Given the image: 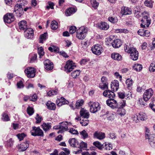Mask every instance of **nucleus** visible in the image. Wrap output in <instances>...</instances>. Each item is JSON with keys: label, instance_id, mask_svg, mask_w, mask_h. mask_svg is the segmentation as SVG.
<instances>
[{"label": "nucleus", "instance_id": "26", "mask_svg": "<svg viewBox=\"0 0 155 155\" xmlns=\"http://www.w3.org/2000/svg\"><path fill=\"white\" fill-rule=\"evenodd\" d=\"M41 126L43 129L45 131L49 130L51 127V123H44Z\"/></svg>", "mask_w": 155, "mask_h": 155}, {"label": "nucleus", "instance_id": "10", "mask_svg": "<svg viewBox=\"0 0 155 155\" xmlns=\"http://www.w3.org/2000/svg\"><path fill=\"white\" fill-rule=\"evenodd\" d=\"M142 23L141 26L143 28H147L149 27L150 23L151 20L149 15L144 16L141 20Z\"/></svg>", "mask_w": 155, "mask_h": 155}, {"label": "nucleus", "instance_id": "39", "mask_svg": "<svg viewBox=\"0 0 155 155\" xmlns=\"http://www.w3.org/2000/svg\"><path fill=\"white\" fill-rule=\"evenodd\" d=\"M133 68L134 70L137 71H140L142 70V67L141 64H134L133 67Z\"/></svg>", "mask_w": 155, "mask_h": 155}, {"label": "nucleus", "instance_id": "16", "mask_svg": "<svg viewBox=\"0 0 155 155\" xmlns=\"http://www.w3.org/2000/svg\"><path fill=\"white\" fill-rule=\"evenodd\" d=\"M146 138L148 139L151 146L155 147V134L150 135L146 133Z\"/></svg>", "mask_w": 155, "mask_h": 155}, {"label": "nucleus", "instance_id": "51", "mask_svg": "<svg viewBox=\"0 0 155 155\" xmlns=\"http://www.w3.org/2000/svg\"><path fill=\"white\" fill-rule=\"evenodd\" d=\"M144 4L146 6L150 8L153 6L152 2L150 0H146L144 2Z\"/></svg>", "mask_w": 155, "mask_h": 155}, {"label": "nucleus", "instance_id": "31", "mask_svg": "<svg viewBox=\"0 0 155 155\" xmlns=\"http://www.w3.org/2000/svg\"><path fill=\"white\" fill-rule=\"evenodd\" d=\"M111 58L115 60H120L122 59V56L119 54L114 53L111 54Z\"/></svg>", "mask_w": 155, "mask_h": 155}, {"label": "nucleus", "instance_id": "57", "mask_svg": "<svg viewBox=\"0 0 155 155\" xmlns=\"http://www.w3.org/2000/svg\"><path fill=\"white\" fill-rule=\"evenodd\" d=\"M132 119L136 123H138L140 120L138 114L134 115L132 117Z\"/></svg>", "mask_w": 155, "mask_h": 155}, {"label": "nucleus", "instance_id": "20", "mask_svg": "<svg viewBox=\"0 0 155 155\" xmlns=\"http://www.w3.org/2000/svg\"><path fill=\"white\" fill-rule=\"evenodd\" d=\"M93 137L94 138L101 140L105 137V134L100 131H97L95 132L93 134Z\"/></svg>", "mask_w": 155, "mask_h": 155}, {"label": "nucleus", "instance_id": "62", "mask_svg": "<svg viewBox=\"0 0 155 155\" xmlns=\"http://www.w3.org/2000/svg\"><path fill=\"white\" fill-rule=\"evenodd\" d=\"M119 97L120 98H124L125 96V93L124 92H120L118 94Z\"/></svg>", "mask_w": 155, "mask_h": 155}, {"label": "nucleus", "instance_id": "49", "mask_svg": "<svg viewBox=\"0 0 155 155\" xmlns=\"http://www.w3.org/2000/svg\"><path fill=\"white\" fill-rule=\"evenodd\" d=\"M119 107H118L123 108L124 107H125L126 105V102L125 100H123L120 101L119 103Z\"/></svg>", "mask_w": 155, "mask_h": 155}, {"label": "nucleus", "instance_id": "13", "mask_svg": "<svg viewBox=\"0 0 155 155\" xmlns=\"http://www.w3.org/2000/svg\"><path fill=\"white\" fill-rule=\"evenodd\" d=\"M15 17L12 13H8L4 16V21L7 23H10L14 21Z\"/></svg>", "mask_w": 155, "mask_h": 155}, {"label": "nucleus", "instance_id": "25", "mask_svg": "<svg viewBox=\"0 0 155 155\" xmlns=\"http://www.w3.org/2000/svg\"><path fill=\"white\" fill-rule=\"evenodd\" d=\"M46 105L47 108L50 110H54L56 109V106L55 104L50 101H48L46 104Z\"/></svg>", "mask_w": 155, "mask_h": 155}, {"label": "nucleus", "instance_id": "21", "mask_svg": "<svg viewBox=\"0 0 155 155\" xmlns=\"http://www.w3.org/2000/svg\"><path fill=\"white\" fill-rule=\"evenodd\" d=\"M103 95L104 96L108 97L109 99L114 98L115 97L114 93L109 90L104 91L103 93Z\"/></svg>", "mask_w": 155, "mask_h": 155}, {"label": "nucleus", "instance_id": "14", "mask_svg": "<svg viewBox=\"0 0 155 155\" xmlns=\"http://www.w3.org/2000/svg\"><path fill=\"white\" fill-rule=\"evenodd\" d=\"M108 85L107 78L105 77H102L101 79V83L99 84V87L102 90H104L108 88Z\"/></svg>", "mask_w": 155, "mask_h": 155}, {"label": "nucleus", "instance_id": "34", "mask_svg": "<svg viewBox=\"0 0 155 155\" xmlns=\"http://www.w3.org/2000/svg\"><path fill=\"white\" fill-rule=\"evenodd\" d=\"M79 121H80V123L82 126H87L89 123V120L88 119L84 118Z\"/></svg>", "mask_w": 155, "mask_h": 155}, {"label": "nucleus", "instance_id": "30", "mask_svg": "<svg viewBox=\"0 0 155 155\" xmlns=\"http://www.w3.org/2000/svg\"><path fill=\"white\" fill-rule=\"evenodd\" d=\"M98 28L101 29L106 30L108 29L109 28V25L105 22H101L98 25Z\"/></svg>", "mask_w": 155, "mask_h": 155}, {"label": "nucleus", "instance_id": "60", "mask_svg": "<svg viewBox=\"0 0 155 155\" xmlns=\"http://www.w3.org/2000/svg\"><path fill=\"white\" fill-rule=\"evenodd\" d=\"M56 94V91L54 90H51L49 91L47 93V94L49 96H51Z\"/></svg>", "mask_w": 155, "mask_h": 155}, {"label": "nucleus", "instance_id": "56", "mask_svg": "<svg viewBox=\"0 0 155 155\" xmlns=\"http://www.w3.org/2000/svg\"><path fill=\"white\" fill-rule=\"evenodd\" d=\"M79 148H86L87 147V143L84 142L83 141H81L79 145Z\"/></svg>", "mask_w": 155, "mask_h": 155}, {"label": "nucleus", "instance_id": "54", "mask_svg": "<svg viewBox=\"0 0 155 155\" xmlns=\"http://www.w3.org/2000/svg\"><path fill=\"white\" fill-rule=\"evenodd\" d=\"M38 53L40 56L44 55V52L42 47H40L38 48Z\"/></svg>", "mask_w": 155, "mask_h": 155}, {"label": "nucleus", "instance_id": "5", "mask_svg": "<svg viewBox=\"0 0 155 155\" xmlns=\"http://www.w3.org/2000/svg\"><path fill=\"white\" fill-rule=\"evenodd\" d=\"M88 105L90 107V111L92 113H95L100 110V105L97 102H93L90 101L89 102Z\"/></svg>", "mask_w": 155, "mask_h": 155}, {"label": "nucleus", "instance_id": "8", "mask_svg": "<svg viewBox=\"0 0 155 155\" xmlns=\"http://www.w3.org/2000/svg\"><path fill=\"white\" fill-rule=\"evenodd\" d=\"M76 67L75 63L72 61L68 60L66 62L64 67V70L66 72L69 73Z\"/></svg>", "mask_w": 155, "mask_h": 155}, {"label": "nucleus", "instance_id": "32", "mask_svg": "<svg viewBox=\"0 0 155 155\" xmlns=\"http://www.w3.org/2000/svg\"><path fill=\"white\" fill-rule=\"evenodd\" d=\"M28 147V144L27 142H24L22 143L19 146V147L20 150L24 151Z\"/></svg>", "mask_w": 155, "mask_h": 155}, {"label": "nucleus", "instance_id": "50", "mask_svg": "<svg viewBox=\"0 0 155 155\" xmlns=\"http://www.w3.org/2000/svg\"><path fill=\"white\" fill-rule=\"evenodd\" d=\"M76 29V27L75 26H71L69 28V33L71 34H73L77 31Z\"/></svg>", "mask_w": 155, "mask_h": 155}, {"label": "nucleus", "instance_id": "48", "mask_svg": "<svg viewBox=\"0 0 155 155\" xmlns=\"http://www.w3.org/2000/svg\"><path fill=\"white\" fill-rule=\"evenodd\" d=\"M133 81L131 79L128 78L126 81V84L128 87H131L133 85Z\"/></svg>", "mask_w": 155, "mask_h": 155}, {"label": "nucleus", "instance_id": "22", "mask_svg": "<svg viewBox=\"0 0 155 155\" xmlns=\"http://www.w3.org/2000/svg\"><path fill=\"white\" fill-rule=\"evenodd\" d=\"M68 142L70 145L74 147H78L79 145L78 141L74 138H72L69 140Z\"/></svg>", "mask_w": 155, "mask_h": 155}, {"label": "nucleus", "instance_id": "18", "mask_svg": "<svg viewBox=\"0 0 155 155\" xmlns=\"http://www.w3.org/2000/svg\"><path fill=\"white\" fill-rule=\"evenodd\" d=\"M45 68L47 70H50L52 69L54 67V64L48 59H46L44 62Z\"/></svg>", "mask_w": 155, "mask_h": 155}, {"label": "nucleus", "instance_id": "53", "mask_svg": "<svg viewBox=\"0 0 155 155\" xmlns=\"http://www.w3.org/2000/svg\"><path fill=\"white\" fill-rule=\"evenodd\" d=\"M27 113L29 115H32L34 113V110L33 108L31 107H28L27 109Z\"/></svg>", "mask_w": 155, "mask_h": 155}, {"label": "nucleus", "instance_id": "6", "mask_svg": "<svg viewBox=\"0 0 155 155\" xmlns=\"http://www.w3.org/2000/svg\"><path fill=\"white\" fill-rule=\"evenodd\" d=\"M32 130L31 131L32 135L34 136L43 137L44 136L43 131L39 127H36L34 126L32 127Z\"/></svg>", "mask_w": 155, "mask_h": 155}, {"label": "nucleus", "instance_id": "55", "mask_svg": "<svg viewBox=\"0 0 155 155\" xmlns=\"http://www.w3.org/2000/svg\"><path fill=\"white\" fill-rule=\"evenodd\" d=\"M26 136V135L24 133L19 134L17 135V137L19 140L20 141L23 140Z\"/></svg>", "mask_w": 155, "mask_h": 155}, {"label": "nucleus", "instance_id": "36", "mask_svg": "<svg viewBox=\"0 0 155 155\" xmlns=\"http://www.w3.org/2000/svg\"><path fill=\"white\" fill-rule=\"evenodd\" d=\"M80 74L79 70H77L72 72L71 74V76L73 78H75L79 76Z\"/></svg>", "mask_w": 155, "mask_h": 155}, {"label": "nucleus", "instance_id": "1", "mask_svg": "<svg viewBox=\"0 0 155 155\" xmlns=\"http://www.w3.org/2000/svg\"><path fill=\"white\" fill-rule=\"evenodd\" d=\"M124 49L126 52L130 54V58L133 60H136L138 57V52L134 48L130 47L127 45L124 46Z\"/></svg>", "mask_w": 155, "mask_h": 155}, {"label": "nucleus", "instance_id": "61", "mask_svg": "<svg viewBox=\"0 0 155 155\" xmlns=\"http://www.w3.org/2000/svg\"><path fill=\"white\" fill-rule=\"evenodd\" d=\"M105 149L106 150H110L112 149V145L110 143L105 144Z\"/></svg>", "mask_w": 155, "mask_h": 155}, {"label": "nucleus", "instance_id": "24", "mask_svg": "<svg viewBox=\"0 0 155 155\" xmlns=\"http://www.w3.org/2000/svg\"><path fill=\"white\" fill-rule=\"evenodd\" d=\"M68 103V101L63 97H61L60 98L56 100L57 105L59 107L61 106L62 105L67 104Z\"/></svg>", "mask_w": 155, "mask_h": 155}, {"label": "nucleus", "instance_id": "59", "mask_svg": "<svg viewBox=\"0 0 155 155\" xmlns=\"http://www.w3.org/2000/svg\"><path fill=\"white\" fill-rule=\"evenodd\" d=\"M37 55L36 54H34L33 56L31 57L30 59V63H33L34 62L37 60Z\"/></svg>", "mask_w": 155, "mask_h": 155}, {"label": "nucleus", "instance_id": "33", "mask_svg": "<svg viewBox=\"0 0 155 155\" xmlns=\"http://www.w3.org/2000/svg\"><path fill=\"white\" fill-rule=\"evenodd\" d=\"M51 27L53 30L57 29L58 28V25L57 21L55 20L52 21L51 23Z\"/></svg>", "mask_w": 155, "mask_h": 155}, {"label": "nucleus", "instance_id": "17", "mask_svg": "<svg viewBox=\"0 0 155 155\" xmlns=\"http://www.w3.org/2000/svg\"><path fill=\"white\" fill-rule=\"evenodd\" d=\"M34 35V31L31 28H27L25 31V36L28 39L32 38Z\"/></svg>", "mask_w": 155, "mask_h": 155}, {"label": "nucleus", "instance_id": "27", "mask_svg": "<svg viewBox=\"0 0 155 155\" xmlns=\"http://www.w3.org/2000/svg\"><path fill=\"white\" fill-rule=\"evenodd\" d=\"M77 9L74 8H70L67 9L65 12V14L67 16H70L71 14L74 13Z\"/></svg>", "mask_w": 155, "mask_h": 155}, {"label": "nucleus", "instance_id": "38", "mask_svg": "<svg viewBox=\"0 0 155 155\" xmlns=\"http://www.w3.org/2000/svg\"><path fill=\"white\" fill-rule=\"evenodd\" d=\"M84 101L83 99L78 100L77 101L75 104V106L76 108L82 106L83 104Z\"/></svg>", "mask_w": 155, "mask_h": 155}, {"label": "nucleus", "instance_id": "2", "mask_svg": "<svg viewBox=\"0 0 155 155\" xmlns=\"http://www.w3.org/2000/svg\"><path fill=\"white\" fill-rule=\"evenodd\" d=\"M22 2L20 4H16L14 8V12L16 15L19 17H21L24 14L23 8L25 7V5H26L27 3V1L25 0H22Z\"/></svg>", "mask_w": 155, "mask_h": 155}, {"label": "nucleus", "instance_id": "29", "mask_svg": "<svg viewBox=\"0 0 155 155\" xmlns=\"http://www.w3.org/2000/svg\"><path fill=\"white\" fill-rule=\"evenodd\" d=\"M112 45L113 47L117 48L120 47L122 45L121 41L118 39L114 40L112 43Z\"/></svg>", "mask_w": 155, "mask_h": 155}, {"label": "nucleus", "instance_id": "23", "mask_svg": "<svg viewBox=\"0 0 155 155\" xmlns=\"http://www.w3.org/2000/svg\"><path fill=\"white\" fill-rule=\"evenodd\" d=\"M111 87L114 91H117L119 87V83L117 80H114L111 84Z\"/></svg>", "mask_w": 155, "mask_h": 155}, {"label": "nucleus", "instance_id": "46", "mask_svg": "<svg viewBox=\"0 0 155 155\" xmlns=\"http://www.w3.org/2000/svg\"><path fill=\"white\" fill-rule=\"evenodd\" d=\"M93 144L99 149H101L103 148V145L98 141L94 142Z\"/></svg>", "mask_w": 155, "mask_h": 155}, {"label": "nucleus", "instance_id": "4", "mask_svg": "<svg viewBox=\"0 0 155 155\" xmlns=\"http://www.w3.org/2000/svg\"><path fill=\"white\" fill-rule=\"evenodd\" d=\"M80 116L78 115L75 118L77 121L81 120V117L88 119L90 116V113L88 110L84 108H81L79 112Z\"/></svg>", "mask_w": 155, "mask_h": 155}, {"label": "nucleus", "instance_id": "47", "mask_svg": "<svg viewBox=\"0 0 155 155\" xmlns=\"http://www.w3.org/2000/svg\"><path fill=\"white\" fill-rule=\"evenodd\" d=\"M2 119L4 121H7L10 120V118L8 114L5 112H4L2 114Z\"/></svg>", "mask_w": 155, "mask_h": 155}, {"label": "nucleus", "instance_id": "35", "mask_svg": "<svg viewBox=\"0 0 155 155\" xmlns=\"http://www.w3.org/2000/svg\"><path fill=\"white\" fill-rule=\"evenodd\" d=\"M139 119L141 120H144L147 119V116L146 114L143 113L141 112L139 113L138 114Z\"/></svg>", "mask_w": 155, "mask_h": 155}, {"label": "nucleus", "instance_id": "15", "mask_svg": "<svg viewBox=\"0 0 155 155\" xmlns=\"http://www.w3.org/2000/svg\"><path fill=\"white\" fill-rule=\"evenodd\" d=\"M153 94V91L152 89H149L145 91L143 94V98L146 101L150 98Z\"/></svg>", "mask_w": 155, "mask_h": 155}, {"label": "nucleus", "instance_id": "12", "mask_svg": "<svg viewBox=\"0 0 155 155\" xmlns=\"http://www.w3.org/2000/svg\"><path fill=\"white\" fill-rule=\"evenodd\" d=\"M113 98L107 99L106 101V104L108 106L113 109L117 108L119 107L117 101Z\"/></svg>", "mask_w": 155, "mask_h": 155}, {"label": "nucleus", "instance_id": "3", "mask_svg": "<svg viewBox=\"0 0 155 155\" xmlns=\"http://www.w3.org/2000/svg\"><path fill=\"white\" fill-rule=\"evenodd\" d=\"M87 29L86 27L82 26L78 28L76 33L77 38L80 40H83L86 37L87 32Z\"/></svg>", "mask_w": 155, "mask_h": 155}, {"label": "nucleus", "instance_id": "11", "mask_svg": "<svg viewBox=\"0 0 155 155\" xmlns=\"http://www.w3.org/2000/svg\"><path fill=\"white\" fill-rule=\"evenodd\" d=\"M35 69L32 67H28L25 70V72L27 76L31 78H33L35 76Z\"/></svg>", "mask_w": 155, "mask_h": 155}, {"label": "nucleus", "instance_id": "40", "mask_svg": "<svg viewBox=\"0 0 155 155\" xmlns=\"http://www.w3.org/2000/svg\"><path fill=\"white\" fill-rule=\"evenodd\" d=\"M68 131L71 134L73 135H78L79 134L78 130L73 128H70Z\"/></svg>", "mask_w": 155, "mask_h": 155}, {"label": "nucleus", "instance_id": "7", "mask_svg": "<svg viewBox=\"0 0 155 155\" xmlns=\"http://www.w3.org/2000/svg\"><path fill=\"white\" fill-rule=\"evenodd\" d=\"M70 124H71V123L70 122H63L61 123V124L58 126V127L55 128V127H54V128L55 129H59L58 132V133H62L64 131L68 130V125Z\"/></svg>", "mask_w": 155, "mask_h": 155}, {"label": "nucleus", "instance_id": "9", "mask_svg": "<svg viewBox=\"0 0 155 155\" xmlns=\"http://www.w3.org/2000/svg\"><path fill=\"white\" fill-rule=\"evenodd\" d=\"M92 52L94 54L99 55H100L103 51V49L101 45L96 44L94 45L91 48Z\"/></svg>", "mask_w": 155, "mask_h": 155}, {"label": "nucleus", "instance_id": "42", "mask_svg": "<svg viewBox=\"0 0 155 155\" xmlns=\"http://www.w3.org/2000/svg\"><path fill=\"white\" fill-rule=\"evenodd\" d=\"M149 70L150 72L155 71V61H153L151 63L149 68Z\"/></svg>", "mask_w": 155, "mask_h": 155}, {"label": "nucleus", "instance_id": "45", "mask_svg": "<svg viewBox=\"0 0 155 155\" xmlns=\"http://www.w3.org/2000/svg\"><path fill=\"white\" fill-rule=\"evenodd\" d=\"M47 34L45 33L44 34L41 35L40 38L39 42L41 43H43V41L45 40L47 38Z\"/></svg>", "mask_w": 155, "mask_h": 155}, {"label": "nucleus", "instance_id": "28", "mask_svg": "<svg viewBox=\"0 0 155 155\" xmlns=\"http://www.w3.org/2000/svg\"><path fill=\"white\" fill-rule=\"evenodd\" d=\"M19 28L21 30H24L27 28V22L26 21L23 20L18 23Z\"/></svg>", "mask_w": 155, "mask_h": 155}, {"label": "nucleus", "instance_id": "19", "mask_svg": "<svg viewBox=\"0 0 155 155\" xmlns=\"http://www.w3.org/2000/svg\"><path fill=\"white\" fill-rule=\"evenodd\" d=\"M132 12L131 9L128 7L124 6L121 8V13L123 15H130Z\"/></svg>", "mask_w": 155, "mask_h": 155}, {"label": "nucleus", "instance_id": "63", "mask_svg": "<svg viewBox=\"0 0 155 155\" xmlns=\"http://www.w3.org/2000/svg\"><path fill=\"white\" fill-rule=\"evenodd\" d=\"M115 76L116 77V78L119 79L120 81L122 80V76L120 75L119 73L117 72H116L114 73Z\"/></svg>", "mask_w": 155, "mask_h": 155}, {"label": "nucleus", "instance_id": "41", "mask_svg": "<svg viewBox=\"0 0 155 155\" xmlns=\"http://www.w3.org/2000/svg\"><path fill=\"white\" fill-rule=\"evenodd\" d=\"M118 114L121 116L124 115L125 114V110L123 108H119L117 110Z\"/></svg>", "mask_w": 155, "mask_h": 155}, {"label": "nucleus", "instance_id": "58", "mask_svg": "<svg viewBox=\"0 0 155 155\" xmlns=\"http://www.w3.org/2000/svg\"><path fill=\"white\" fill-rule=\"evenodd\" d=\"M17 86L18 88H23L24 87L23 83L22 81H20L17 83Z\"/></svg>", "mask_w": 155, "mask_h": 155}, {"label": "nucleus", "instance_id": "44", "mask_svg": "<svg viewBox=\"0 0 155 155\" xmlns=\"http://www.w3.org/2000/svg\"><path fill=\"white\" fill-rule=\"evenodd\" d=\"M35 119L36 120V121L35 122V123L36 124L40 123L43 120L42 117L39 115L38 114H37L36 116L35 117Z\"/></svg>", "mask_w": 155, "mask_h": 155}, {"label": "nucleus", "instance_id": "52", "mask_svg": "<svg viewBox=\"0 0 155 155\" xmlns=\"http://www.w3.org/2000/svg\"><path fill=\"white\" fill-rule=\"evenodd\" d=\"M108 20L113 23H116L117 21V19L116 17H110L108 18Z\"/></svg>", "mask_w": 155, "mask_h": 155}, {"label": "nucleus", "instance_id": "43", "mask_svg": "<svg viewBox=\"0 0 155 155\" xmlns=\"http://www.w3.org/2000/svg\"><path fill=\"white\" fill-rule=\"evenodd\" d=\"M92 6L95 9H96L98 6L99 3L97 2L96 0H90Z\"/></svg>", "mask_w": 155, "mask_h": 155}, {"label": "nucleus", "instance_id": "37", "mask_svg": "<svg viewBox=\"0 0 155 155\" xmlns=\"http://www.w3.org/2000/svg\"><path fill=\"white\" fill-rule=\"evenodd\" d=\"M80 134L81 137L84 139L87 138L88 137V134L86 131L84 130L80 132Z\"/></svg>", "mask_w": 155, "mask_h": 155}, {"label": "nucleus", "instance_id": "64", "mask_svg": "<svg viewBox=\"0 0 155 155\" xmlns=\"http://www.w3.org/2000/svg\"><path fill=\"white\" fill-rule=\"evenodd\" d=\"M37 97L36 94H34L31 97V98H30V100L31 101H35L37 99Z\"/></svg>", "mask_w": 155, "mask_h": 155}]
</instances>
